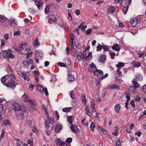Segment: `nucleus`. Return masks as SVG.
Returning <instances> with one entry per match:
<instances>
[{
  "mask_svg": "<svg viewBox=\"0 0 146 146\" xmlns=\"http://www.w3.org/2000/svg\"><path fill=\"white\" fill-rule=\"evenodd\" d=\"M15 77L13 75H6L1 78V81L4 85L13 88L16 86L15 81Z\"/></svg>",
  "mask_w": 146,
  "mask_h": 146,
  "instance_id": "obj_1",
  "label": "nucleus"
},
{
  "mask_svg": "<svg viewBox=\"0 0 146 146\" xmlns=\"http://www.w3.org/2000/svg\"><path fill=\"white\" fill-rule=\"evenodd\" d=\"M71 44V49L72 51L74 52H76L80 49L81 47L80 44L75 41L72 42Z\"/></svg>",
  "mask_w": 146,
  "mask_h": 146,
  "instance_id": "obj_2",
  "label": "nucleus"
},
{
  "mask_svg": "<svg viewBox=\"0 0 146 146\" xmlns=\"http://www.w3.org/2000/svg\"><path fill=\"white\" fill-rule=\"evenodd\" d=\"M17 74L20 77H23L25 80H27V81L30 80L29 76L30 74L28 72L19 71L17 72Z\"/></svg>",
  "mask_w": 146,
  "mask_h": 146,
  "instance_id": "obj_3",
  "label": "nucleus"
},
{
  "mask_svg": "<svg viewBox=\"0 0 146 146\" xmlns=\"http://www.w3.org/2000/svg\"><path fill=\"white\" fill-rule=\"evenodd\" d=\"M141 19L137 17L135 18H133L130 20L131 24L133 27H135L138 23L141 22Z\"/></svg>",
  "mask_w": 146,
  "mask_h": 146,
  "instance_id": "obj_4",
  "label": "nucleus"
},
{
  "mask_svg": "<svg viewBox=\"0 0 146 146\" xmlns=\"http://www.w3.org/2000/svg\"><path fill=\"white\" fill-rule=\"evenodd\" d=\"M86 51L84 52L83 54L81 52H79L77 53V58L79 61L84 59L86 57Z\"/></svg>",
  "mask_w": 146,
  "mask_h": 146,
  "instance_id": "obj_5",
  "label": "nucleus"
},
{
  "mask_svg": "<svg viewBox=\"0 0 146 146\" xmlns=\"http://www.w3.org/2000/svg\"><path fill=\"white\" fill-rule=\"evenodd\" d=\"M12 109L15 111L20 110L21 109L20 105L16 102H13L12 104Z\"/></svg>",
  "mask_w": 146,
  "mask_h": 146,
  "instance_id": "obj_6",
  "label": "nucleus"
},
{
  "mask_svg": "<svg viewBox=\"0 0 146 146\" xmlns=\"http://www.w3.org/2000/svg\"><path fill=\"white\" fill-rule=\"evenodd\" d=\"M131 0H122L120 5L123 7L128 6L131 3Z\"/></svg>",
  "mask_w": 146,
  "mask_h": 146,
  "instance_id": "obj_7",
  "label": "nucleus"
},
{
  "mask_svg": "<svg viewBox=\"0 0 146 146\" xmlns=\"http://www.w3.org/2000/svg\"><path fill=\"white\" fill-rule=\"evenodd\" d=\"M48 18L49 19L48 22L50 24H51L53 22L54 23L56 20V19L53 15L51 14L50 15Z\"/></svg>",
  "mask_w": 146,
  "mask_h": 146,
  "instance_id": "obj_8",
  "label": "nucleus"
},
{
  "mask_svg": "<svg viewBox=\"0 0 146 146\" xmlns=\"http://www.w3.org/2000/svg\"><path fill=\"white\" fill-rule=\"evenodd\" d=\"M85 111L86 114L91 117L92 116V113L90 110V107L87 105L85 106Z\"/></svg>",
  "mask_w": 146,
  "mask_h": 146,
  "instance_id": "obj_9",
  "label": "nucleus"
},
{
  "mask_svg": "<svg viewBox=\"0 0 146 146\" xmlns=\"http://www.w3.org/2000/svg\"><path fill=\"white\" fill-rule=\"evenodd\" d=\"M107 88L109 89H119V87L118 85L116 84H113L109 86Z\"/></svg>",
  "mask_w": 146,
  "mask_h": 146,
  "instance_id": "obj_10",
  "label": "nucleus"
},
{
  "mask_svg": "<svg viewBox=\"0 0 146 146\" xmlns=\"http://www.w3.org/2000/svg\"><path fill=\"white\" fill-rule=\"evenodd\" d=\"M32 63V60L30 59L28 61L27 60L24 61L23 63L25 68H27L29 66V64H31Z\"/></svg>",
  "mask_w": 146,
  "mask_h": 146,
  "instance_id": "obj_11",
  "label": "nucleus"
},
{
  "mask_svg": "<svg viewBox=\"0 0 146 146\" xmlns=\"http://www.w3.org/2000/svg\"><path fill=\"white\" fill-rule=\"evenodd\" d=\"M96 70V67L93 63L91 64L88 68V70L90 72H94Z\"/></svg>",
  "mask_w": 146,
  "mask_h": 146,
  "instance_id": "obj_12",
  "label": "nucleus"
},
{
  "mask_svg": "<svg viewBox=\"0 0 146 146\" xmlns=\"http://www.w3.org/2000/svg\"><path fill=\"white\" fill-rule=\"evenodd\" d=\"M134 127V125L132 124L131 125L127 126L126 128V131L128 133H130L132 131V129Z\"/></svg>",
  "mask_w": 146,
  "mask_h": 146,
  "instance_id": "obj_13",
  "label": "nucleus"
},
{
  "mask_svg": "<svg viewBox=\"0 0 146 146\" xmlns=\"http://www.w3.org/2000/svg\"><path fill=\"white\" fill-rule=\"evenodd\" d=\"M111 48L113 50L118 52H119L120 50L119 46L118 44H114Z\"/></svg>",
  "mask_w": 146,
  "mask_h": 146,
  "instance_id": "obj_14",
  "label": "nucleus"
},
{
  "mask_svg": "<svg viewBox=\"0 0 146 146\" xmlns=\"http://www.w3.org/2000/svg\"><path fill=\"white\" fill-rule=\"evenodd\" d=\"M132 66L134 67L138 68L141 65V63L139 62L133 61L131 62Z\"/></svg>",
  "mask_w": 146,
  "mask_h": 146,
  "instance_id": "obj_15",
  "label": "nucleus"
},
{
  "mask_svg": "<svg viewBox=\"0 0 146 146\" xmlns=\"http://www.w3.org/2000/svg\"><path fill=\"white\" fill-rule=\"evenodd\" d=\"M62 129V126L60 124H57L55 127V131L56 133H58Z\"/></svg>",
  "mask_w": 146,
  "mask_h": 146,
  "instance_id": "obj_16",
  "label": "nucleus"
},
{
  "mask_svg": "<svg viewBox=\"0 0 146 146\" xmlns=\"http://www.w3.org/2000/svg\"><path fill=\"white\" fill-rule=\"evenodd\" d=\"M122 73L120 71V69H117V71L115 74V80H117V78L120 77L122 75Z\"/></svg>",
  "mask_w": 146,
  "mask_h": 146,
  "instance_id": "obj_17",
  "label": "nucleus"
},
{
  "mask_svg": "<svg viewBox=\"0 0 146 146\" xmlns=\"http://www.w3.org/2000/svg\"><path fill=\"white\" fill-rule=\"evenodd\" d=\"M71 129L73 132L75 133H76L78 131V128L76 125H73V124H72Z\"/></svg>",
  "mask_w": 146,
  "mask_h": 146,
  "instance_id": "obj_18",
  "label": "nucleus"
},
{
  "mask_svg": "<svg viewBox=\"0 0 146 146\" xmlns=\"http://www.w3.org/2000/svg\"><path fill=\"white\" fill-rule=\"evenodd\" d=\"M35 4L39 9H40L42 8L43 3L42 1H35Z\"/></svg>",
  "mask_w": 146,
  "mask_h": 146,
  "instance_id": "obj_19",
  "label": "nucleus"
},
{
  "mask_svg": "<svg viewBox=\"0 0 146 146\" xmlns=\"http://www.w3.org/2000/svg\"><path fill=\"white\" fill-rule=\"evenodd\" d=\"M114 110L116 113H119L121 108V106L119 104L115 105L114 106Z\"/></svg>",
  "mask_w": 146,
  "mask_h": 146,
  "instance_id": "obj_20",
  "label": "nucleus"
},
{
  "mask_svg": "<svg viewBox=\"0 0 146 146\" xmlns=\"http://www.w3.org/2000/svg\"><path fill=\"white\" fill-rule=\"evenodd\" d=\"M4 57L5 58L8 57L12 59H13L15 58V56L9 52H7L5 54Z\"/></svg>",
  "mask_w": 146,
  "mask_h": 146,
  "instance_id": "obj_21",
  "label": "nucleus"
},
{
  "mask_svg": "<svg viewBox=\"0 0 146 146\" xmlns=\"http://www.w3.org/2000/svg\"><path fill=\"white\" fill-rule=\"evenodd\" d=\"M106 60V56L105 55H101L99 59V61L101 62H104Z\"/></svg>",
  "mask_w": 146,
  "mask_h": 146,
  "instance_id": "obj_22",
  "label": "nucleus"
},
{
  "mask_svg": "<svg viewBox=\"0 0 146 146\" xmlns=\"http://www.w3.org/2000/svg\"><path fill=\"white\" fill-rule=\"evenodd\" d=\"M103 74V71L101 70H96L94 72V75L97 76H100Z\"/></svg>",
  "mask_w": 146,
  "mask_h": 146,
  "instance_id": "obj_23",
  "label": "nucleus"
},
{
  "mask_svg": "<svg viewBox=\"0 0 146 146\" xmlns=\"http://www.w3.org/2000/svg\"><path fill=\"white\" fill-rule=\"evenodd\" d=\"M27 44V43H24L23 42H21V43L19 44V48L21 52L23 51L24 48L26 46Z\"/></svg>",
  "mask_w": 146,
  "mask_h": 146,
  "instance_id": "obj_24",
  "label": "nucleus"
},
{
  "mask_svg": "<svg viewBox=\"0 0 146 146\" xmlns=\"http://www.w3.org/2000/svg\"><path fill=\"white\" fill-rule=\"evenodd\" d=\"M68 80L70 82H72L75 80V78L74 75L71 74L68 75Z\"/></svg>",
  "mask_w": 146,
  "mask_h": 146,
  "instance_id": "obj_25",
  "label": "nucleus"
},
{
  "mask_svg": "<svg viewBox=\"0 0 146 146\" xmlns=\"http://www.w3.org/2000/svg\"><path fill=\"white\" fill-rule=\"evenodd\" d=\"M21 100L23 101L28 102L29 99V96L27 94H24L22 96Z\"/></svg>",
  "mask_w": 146,
  "mask_h": 146,
  "instance_id": "obj_26",
  "label": "nucleus"
},
{
  "mask_svg": "<svg viewBox=\"0 0 146 146\" xmlns=\"http://www.w3.org/2000/svg\"><path fill=\"white\" fill-rule=\"evenodd\" d=\"M124 65L125 64L124 63L119 62L116 66L117 67V69H120L122 67H123Z\"/></svg>",
  "mask_w": 146,
  "mask_h": 146,
  "instance_id": "obj_27",
  "label": "nucleus"
},
{
  "mask_svg": "<svg viewBox=\"0 0 146 146\" xmlns=\"http://www.w3.org/2000/svg\"><path fill=\"white\" fill-rule=\"evenodd\" d=\"M10 124V123L9 120L5 119L2 123V125L3 126H5L7 125H9Z\"/></svg>",
  "mask_w": 146,
  "mask_h": 146,
  "instance_id": "obj_28",
  "label": "nucleus"
},
{
  "mask_svg": "<svg viewBox=\"0 0 146 146\" xmlns=\"http://www.w3.org/2000/svg\"><path fill=\"white\" fill-rule=\"evenodd\" d=\"M42 53L40 51H36V57L39 58H42Z\"/></svg>",
  "mask_w": 146,
  "mask_h": 146,
  "instance_id": "obj_29",
  "label": "nucleus"
},
{
  "mask_svg": "<svg viewBox=\"0 0 146 146\" xmlns=\"http://www.w3.org/2000/svg\"><path fill=\"white\" fill-rule=\"evenodd\" d=\"M74 120V117L73 116H69L68 117V121L69 122L72 124Z\"/></svg>",
  "mask_w": 146,
  "mask_h": 146,
  "instance_id": "obj_30",
  "label": "nucleus"
},
{
  "mask_svg": "<svg viewBox=\"0 0 146 146\" xmlns=\"http://www.w3.org/2000/svg\"><path fill=\"white\" fill-rule=\"evenodd\" d=\"M37 89L40 92H42L44 88L40 84H38L37 85Z\"/></svg>",
  "mask_w": 146,
  "mask_h": 146,
  "instance_id": "obj_31",
  "label": "nucleus"
},
{
  "mask_svg": "<svg viewBox=\"0 0 146 146\" xmlns=\"http://www.w3.org/2000/svg\"><path fill=\"white\" fill-rule=\"evenodd\" d=\"M132 83L135 86V88H137L139 87V84L138 83L136 82L135 80V79H133L132 81Z\"/></svg>",
  "mask_w": 146,
  "mask_h": 146,
  "instance_id": "obj_32",
  "label": "nucleus"
},
{
  "mask_svg": "<svg viewBox=\"0 0 146 146\" xmlns=\"http://www.w3.org/2000/svg\"><path fill=\"white\" fill-rule=\"evenodd\" d=\"M109 54L111 56V58L112 59H114V56H115V53L113 51H110L109 52Z\"/></svg>",
  "mask_w": 146,
  "mask_h": 146,
  "instance_id": "obj_33",
  "label": "nucleus"
},
{
  "mask_svg": "<svg viewBox=\"0 0 146 146\" xmlns=\"http://www.w3.org/2000/svg\"><path fill=\"white\" fill-rule=\"evenodd\" d=\"M24 115L23 113H19L17 115V118L18 119H21L23 118Z\"/></svg>",
  "mask_w": 146,
  "mask_h": 146,
  "instance_id": "obj_34",
  "label": "nucleus"
},
{
  "mask_svg": "<svg viewBox=\"0 0 146 146\" xmlns=\"http://www.w3.org/2000/svg\"><path fill=\"white\" fill-rule=\"evenodd\" d=\"M92 53L91 52H89L86 56L85 60L88 61L91 59L92 58Z\"/></svg>",
  "mask_w": 146,
  "mask_h": 146,
  "instance_id": "obj_35",
  "label": "nucleus"
},
{
  "mask_svg": "<svg viewBox=\"0 0 146 146\" xmlns=\"http://www.w3.org/2000/svg\"><path fill=\"white\" fill-rule=\"evenodd\" d=\"M10 21L9 23L13 27H15L17 25L16 23L15 22V19H13L12 20H10Z\"/></svg>",
  "mask_w": 146,
  "mask_h": 146,
  "instance_id": "obj_36",
  "label": "nucleus"
},
{
  "mask_svg": "<svg viewBox=\"0 0 146 146\" xmlns=\"http://www.w3.org/2000/svg\"><path fill=\"white\" fill-rule=\"evenodd\" d=\"M71 108V107L65 108H63L62 109V110L64 112H66V113H68L70 111V110Z\"/></svg>",
  "mask_w": 146,
  "mask_h": 146,
  "instance_id": "obj_37",
  "label": "nucleus"
},
{
  "mask_svg": "<svg viewBox=\"0 0 146 146\" xmlns=\"http://www.w3.org/2000/svg\"><path fill=\"white\" fill-rule=\"evenodd\" d=\"M95 127V124L94 122H92L90 125V128L92 132H93L94 131V129Z\"/></svg>",
  "mask_w": 146,
  "mask_h": 146,
  "instance_id": "obj_38",
  "label": "nucleus"
},
{
  "mask_svg": "<svg viewBox=\"0 0 146 146\" xmlns=\"http://www.w3.org/2000/svg\"><path fill=\"white\" fill-rule=\"evenodd\" d=\"M134 79L137 81H140L143 79V77L140 74H137L136 76V77Z\"/></svg>",
  "mask_w": 146,
  "mask_h": 146,
  "instance_id": "obj_39",
  "label": "nucleus"
},
{
  "mask_svg": "<svg viewBox=\"0 0 146 146\" xmlns=\"http://www.w3.org/2000/svg\"><path fill=\"white\" fill-rule=\"evenodd\" d=\"M44 126L46 129H48L50 126V125L49 123L47 122L46 119L45 120L44 123Z\"/></svg>",
  "mask_w": 146,
  "mask_h": 146,
  "instance_id": "obj_40",
  "label": "nucleus"
},
{
  "mask_svg": "<svg viewBox=\"0 0 146 146\" xmlns=\"http://www.w3.org/2000/svg\"><path fill=\"white\" fill-rule=\"evenodd\" d=\"M47 122L49 121V123L51 124H53L54 123V119L50 117L49 118L47 119Z\"/></svg>",
  "mask_w": 146,
  "mask_h": 146,
  "instance_id": "obj_41",
  "label": "nucleus"
},
{
  "mask_svg": "<svg viewBox=\"0 0 146 146\" xmlns=\"http://www.w3.org/2000/svg\"><path fill=\"white\" fill-rule=\"evenodd\" d=\"M115 7L113 6H111L109 8L108 11L109 12L113 13L115 11Z\"/></svg>",
  "mask_w": 146,
  "mask_h": 146,
  "instance_id": "obj_42",
  "label": "nucleus"
},
{
  "mask_svg": "<svg viewBox=\"0 0 146 146\" xmlns=\"http://www.w3.org/2000/svg\"><path fill=\"white\" fill-rule=\"evenodd\" d=\"M38 39L37 38H36L35 39V40L33 42V44L34 45V46L36 47H38L39 45V43L38 42Z\"/></svg>",
  "mask_w": 146,
  "mask_h": 146,
  "instance_id": "obj_43",
  "label": "nucleus"
},
{
  "mask_svg": "<svg viewBox=\"0 0 146 146\" xmlns=\"http://www.w3.org/2000/svg\"><path fill=\"white\" fill-rule=\"evenodd\" d=\"M87 28V26L86 25L85 26H79L78 27V28L79 29H80V30L82 31H85V29Z\"/></svg>",
  "mask_w": 146,
  "mask_h": 146,
  "instance_id": "obj_44",
  "label": "nucleus"
},
{
  "mask_svg": "<svg viewBox=\"0 0 146 146\" xmlns=\"http://www.w3.org/2000/svg\"><path fill=\"white\" fill-rule=\"evenodd\" d=\"M28 102L31 104L33 106H35L36 105L35 101L33 100L29 99Z\"/></svg>",
  "mask_w": 146,
  "mask_h": 146,
  "instance_id": "obj_45",
  "label": "nucleus"
},
{
  "mask_svg": "<svg viewBox=\"0 0 146 146\" xmlns=\"http://www.w3.org/2000/svg\"><path fill=\"white\" fill-rule=\"evenodd\" d=\"M27 143L28 144H31V145H33V138L32 137H31L30 139H27Z\"/></svg>",
  "mask_w": 146,
  "mask_h": 146,
  "instance_id": "obj_46",
  "label": "nucleus"
},
{
  "mask_svg": "<svg viewBox=\"0 0 146 146\" xmlns=\"http://www.w3.org/2000/svg\"><path fill=\"white\" fill-rule=\"evenodd\" d=\"M123 7H124L123 8H122V9L123 12L124 13V14H125L128 10V6H125Z\"/></svg>",
  "mask_w": 146,
  "mask_h": 146,
  "instance_id": "obj_47",
  "label": "nucleus"
},
{
  "mask_svg": "<svg viewBox=\"0 0 146 146\" xmlns=\"http://www.w3.org/2000/svg\"><path fill=\"white\" fill-rule=\"evenodd\" d=\"M6 19H7L6 18L0 16V22L2 23L4 22L5 21ZM8 20H9L8 19Z\"/></svg>",
  "mask_w": 146,
  "mask_h": 146,
  "instance_id": "obj_48",
  "label": "nucleus"
},
{
  "mask_svg": "<svg viewBox=\"0 0 146 146\" xmlns=\"http://www.w3.org/2000/svg\"><path fill=\"white\" fill-rule=\"evenodd\" d=\"M102 48L105 52H107L109 50V46L106 45H102Z\"/></svg>",
  "mask_w": 146,
  "mask_h": 146,
  "instance_id": "obj_49",
  "label": "nucleus"
},
{
  "mask_svg": "<svg viewBox=\"0 0 146 146\" xmlns=\"http://www.w3.org/2000/svg\"><path fill=\"white\" fill-rule=\"evenodd\" d=\"M125 95L126 97L127 98L126 101L129 102L130 100V96L129 92L125 93Z\"/></svg>",
  "mask_w": 146,
  "mask_h": 146,
  "instance_id": "obj_50",
  "label": "nucleus"
},
{
  "mask_svg": "<svg viewBox=\"0 0 146 146\" xmlns=\"http://www.w3.org/2000/svg\"><path fill=\"white\" fill-rule=\"evenodd\" d=\"M125 95L126 97L127 98L126 101L129 102L130 100V96L129 92L125 93Z\"/></svg>",
  "mask_w": 146,
  "mask_h": 146,
  "instance_id": "obj_51",
  "label": "nucleus"
},
{
  "mask_svg": "<svg viewBox=\"0 0 146 146\" xmlns=\"http://www.w3.org/2000/svg\"><path fill=\"white\" fill-rule=\"evenodd\" d=\"M102 48V46L100 44H99L97 47V51H101Z\"/></svg>",
  "mask_w": 146,
  "mask_h": 146,
  "instance_id": "obj_52",
  "label": "nucleus"
},
{
  "mask_svg": "<svg viewBox=\"0 0 146 146\" xmlns=\"http://www.w3.org/2000/svg\"><path fill=\"white\" fill-rule=\"evenodd\" d=\"M59 146H70V145L68 144L63 141H62L60 144Z\"/></svg>",
  "mask_w": 146,
  "mask_h": 146,
  "instance_id": "obj_53",
  "label": "nucleus"
},
{
  "mask_svg": "<svg viewBox=\"0 0 146 146\" xmlns=\"http://www.w3.org/2000/svg\"><path fill=\"white\" fill-rule=\"evenodd\" d=\"M50 5H47L46 6L45 9V12L46 14H47L49 12Z\"/></svg>",
  "mask_w": 146,
  "mask_h": 146,
  "instance_id": "obj_54",
  "label": "nucleus"
},
{
  "mask_svg": "<svg viewBox=\"0 0 146 146\" xmlns=\"http://www.w3.org/2000/svg\"><path fill=\"white\" fill-rule=\"evenodd\" d=\"M97 129L98 130L102 132H103L104 133V132H106V131H105L104 129H102L101 127H100V126H98L97 127Z\"/></svg>",
  "mask_w": 146,
  "mask_h": 146,
  "instance_id": "obj_55",
  "label": "nucleus"
},
{
  "mask_svg": "<svg viewBox=\"0 0 146 146\" xmlns=\"http://www.w3.org/2000/svg\"><path fill=\"white\" fill-rule=\"evenodd\" d=\"M85 119H82V123L83 125L88 126V123L87 122L85 121Z\"/></svg>",
  "mask_w": 146,
  "mask_h": 146,
  "instance_id": "obj_56",
  "label": "nucleus"
},
{
  "mask_svg": "<svg viewBox=\"0 0 146 146\" xmlns=\"http://www.w3.org/2000/svg\"><path fill=\"white\" fill-rule=\"evenodd\" d=\"M6 42V41L4 39H3L1 40V47H3L4 46Z\"/></svg>",
  "mask_w": 146,
  "mask_h": 146,
  "instance_id": "obj_57",
  "label": "nucleus"
},
{
  "mask_svg": "<svg viewBox=\"0 0 146 146\" xmlns=\"http://www.w3.org/2000/svg\"><path fill=\"white\" fill-rule=\"evenodd\" d=\"M108 74H105L104 75H103V76H102L100 78V79L101 80H103V79H105V78H107L108 77Z\"/></svg>",
  "mask_w": 146,
  "mask_h": 146,
  "instance_id": "obj_58",
  "label": "nucleus"
},
{
  "mask_svg": "<svg viewBox=\"0 0 146 146\" xmlns=\"http://www.w3.org/2000/svg\"><path fill=\"white\" fill-rule=\"evenodd\" d=\"M130 104L132 106L133 108H135V102L133 100H131L130 102Z\"/></svg>",
  "mask_w": 146,
  "mask_h": 146,
  "instance_id": "obj_59",
  "label": "nucleus"
},
{
  "mask_svg": "<svg viewBox=\"0 0 146 146\" xmlns=\"http://www.w3.org/2000/svg\"><path fill=\"white\" fill-rule=\"evenodd\" d=\"M72 141V139L70 137L66 139V142L67 143H71Z\"/></svg>",
  "mask_w": 146,
  "mask_h": 146,
  "instance_id": "obj_60",
  "label": "nucleus"
},
{
  "mask_svg": "<svg viewBox=\"0 0 146 146\" xmlns=\"http://www.w3.org/2000/svg\"><path fill=\"white\" fill-rule=\"evenodd\" d=\"M55 117L57 118V119L58 120L59 119V118L60 117L59 115L58 114V113L57 111H55Z\"/></svg>",
  "mask_w": 146,
  "mask_h": 146,
  "instance_id": "obj_61",
  "label": "nucleus"
},
{
  "mask_svg": "<svg viewBox=\"0 0 146 146\" xmlns=\"http://www.w3.org/2000/svg\"><path fill=\"white\" fill-rule=\"evenodd\" d=\"M58 65L61 67H66V64L63 63L59 62L58 63Z\"/></svg>",
  "mask_w": 146,
  "mask_h": 146,
  "instance_id": "obj_62",
  "label": "nucleus"
},
{
  "mask_svg": "<svg viewBox=\"0 0 146 146\" xmlns=\"http://www.w3.org/2000/svg\"><path fill=\"white\" fill-rule=\"evenodd\" d=\"M4 38L6 40H8L9 38L8 34V33L5 34L4 35Z\"/></svg>",
  "mask_w": 146,
  "mask_h": 146,
  "instance_id": "obj_63",
  "label": "nucleus"
},
{
  "mask_svg": "<svg viewBox=\"0 0 146 146\" xmlns=\"http://www.w3.org/2000/svg\"><path fill=\"white\" fill-rule=\"evenodd\" d=\"M120 141L119 139L118 140L116 141L115 142V144L116 146H121Z\"/></svg>",
  "mask_w": 146,
  "mask_h": 146,
  "instance_id": "obj_64",
  "label": "nucleus"
}]
</instances>
